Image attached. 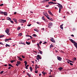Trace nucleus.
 I'll return each mask as SVG.
<instances>
[{
    "instance_id": "obj_61",
    "label": "nucleus",
    "mask_w": 77,
    "mask_h": 77,
    "mask_svg": "<svg viewBox=\"0 0 77 77\" xmlns=\"http://www.w3.org/2000/svg\"><path fill=\"white\" fill-rule=\"evenodd\" d=\"M0 44H1V45H3V44L2 43V42H0Z\"/></svg>"
},
{
    "instance_id": "obj_9",
    "label": "nucleus",
    "mask_w": 77,
    "mask_h": 77,
    "mask_svg": "<svg viewBox=\"0 0 77 77\" xmlns=\"http://www.w3.org/2000/svg\"><path fill=\"white\" fill-rule=\"evenodd\" d=\"M53 2H48V4L49 5H53Z\"/></svg>"
},
{
    "instance_id": "obj_45",
    "label": "nucleus",
    "mask_w": 77,
    "mask_h": 77,
    "mask_svg": "<svg viewBox=\"0 0 77 77\" xmlns=\"http://www.w3.org/2000/svg\"><path fill=\"white\" fill-rule=\"evenodd\" d=\"M37 24H39V25H41V23H40L38 22H37Z\"/></svg>"
},
{
    "instance_id": "obj_32",
    "label": "nucleus",
    "mask_w": 77,
    "mask_h": 77,
    "mask_svg": "<svg viewBox=\"0 0 77 77\" xmlns=\"http://www.w3.org/2000/svg\"><path fill=\"white\" fill-rule=\"evenodd\" d=\"M60 11H61V8L60 7L59 8V13H60Z\"/></svg>"
},
{
    "instance_id": "obj_39",
    "label": "nucleus",
    "mask_w": 77,
    "mask_h": 77,
    "mask_svg": "<svg viewBox=\"0 0 77 77\" xmlns=\"http://www.w3.org/2000/svg\"><path fill=\"white\" fill-rule=\"evenodd\" d=\"M23 35V34L22 33H20L19 34V36H22Z\"/></svg>"
},
{
    "instance_id": "obj_46",
    "label": "nucleus",
    "mask_w": 77,
    "mask_h": 77,
    "mask_svg": "<svg viewBox=\"0 0 77 77\" xmlns=\"http://www.w3.org/2000/svg\"><path fill=\"white\" fill-rule=\"evenodd\" d=\"M49 14H50V15H51L52 16H53V14H52V13L51 12V13Z\"/></svg>"
},
{
    "instance_id": "obj_37",
    "label": "nucleus",
    "mask_w": 77,
    "mask_h": 77,
    "mask_svg": "<svg viewBox=\"0 0 77 77\" xmlns=\"http://www.w3.org/2000/svg\"><path fill=\"white\" fill-rule=\"evenodd\" d=\"M20 44H23V42L22 41L20 42L19 43Z\"/></svg>"
},
{
    "instance_id": "obj_26",
    "label": "nucleus",
    "mask_w": 77,
    "mask_h": 77,
    "mask_svg": "<svg viewBox=\"0 0 77 77\" xmlns=\"http://www.w3.org/2000/svg\"><path fill=\"white\" fill-rule=\"evenodd\" d=\"M19 22L20 23H22V19H20L19 20Z\"/></svg>"
},
{
    "instance_id": "obj_16",
    "label": "nucleus",
    "mask_w": 77,
    "mask_h": 77,
    "mask_svg": "<svg viewBox=\"0 0 77 77\" xmlns=\"http://www.w3.org/2000/svg\"><path fill=\"white\" fill-rule=\"evenodd\" d=\"M17 63L19 65H20V64H21V62L20 61H17Z\"/></svg>"
},
{
    "instance_id": "obj_52",
    "label": "nucleus",
    "mask_w": 77,
    "mask_h": 77,
    "mask_svg": "<svg viewBox=\"0 0 77 77\" xmlns=\"http://www.w3.org/2000/svg\"><path fill=\"white\" fill-rule=\"evenodd\" d=\"M46 17L47 18H48V19L49 20V19H50V17H48V16H47Z\"/></svg>"
},
{
    "instance_id": "obj_50",
    "label": "nucleus",
    "mask_w": 77,
    "mask_h": 77,
    "mask_svg": "<svg viewBox=\"0 0 77 77\" xmlns=\"http://www.w3.org/2000/svg\"><path fill=\"white\" fill-rule=\"evenodd\" d=\"M41 3H45V2L43 0V1H42Z\"/></svg>"
},
{
    "instance_id": "obj_5",
    "label": "nucleus",
    "mask_w": 77,
    "mask_h": 77,
    "mask_svg": "<svg viewBox=\"0 0 77 77\" xmlns=\"http://www.w3.org/2000/svg\"><path fill=\"white\" fill-rule=\"evenodd\" d=\"M57 5H58L59 6H60V7H61V8L62 9L63 8V6H62V5L59 3H57Z\"/></svg>"
},
{
    "instance_id": "obj_25",
    "label": "nucleus",
    "mask_w": 77,
    "mask_h": 77,
    "mask_svg": "<svg viewBox=\"0 0 77 77\" xmlns=\"http://www.w3.org/2000/svg\"><path fill=\"white\" fill-rule=\"evenodd\" d=\"M35 68H39V66H38V65H37V64L35 65Z\"/></svg>"
},
{
    "instance_id": "obj_47",
    "label": "nucleus",
    "mask_w": 77,
    "mask_h": 77,
    "mask_svg": "<svg viewBox=\"0 0 77 77\" xmlns=\"http://www.w3.org/2000/svg\"><path fill=\"white\" fill-rule=\"evenodd\" d=\"M14 62H15V60H12L11 61V63H13Z\"/></svg>"
},
{
    "instance_id": "obj_33",
    "label": "nucleus",
    "mask_w": 77,
    "mask_h": 77,
    "mask_svg": "<svg viewBox=\"0 0 77 77\" xmlns=\"http://www.w3.org/2000/svg\"><path fill=\"white\" fill-rule=\"evenodd\" d=\"M8 41H9V40L8 39H5V42H8Z\"/></svg>"
},
{
    "instance_id": "obj_13",
    "label": "nucleus",
    "mask_w": 77,
    "mask_h": 77,
    "mask_svg": "<svg viewBox=\"0 0 77 77\" xmlns=\"http://www.w3.org/2000/svg\"><path fill=\"white\" fill-rule=\"evenodd\" d=\"M52 47H54V45H53L52 44H51L50 46V48H51Z\"/></svg>"
},
{
    "instance_id": "obj_34",
    "label": "nucleus",
    "mask_w": 77,
    "mask_h": 77,
    "mask_svg": "<svg viewBox=\"0 0 77 77\" xmlns=\"http://www.w3.org/2000/svg\"><path fill=\"white\" fill-rule=\"evenodd\" d=\"M32 36H34V37L37 36V35H36L35 34H33Z\"/></svg>"
},
{
    "instance_id": "obj_59",
    "label": "nucleus",
    "mask_w": 77,
    "mask_h": 77,
    "mask_svg": "<svg viewBox=\"0 0 77 77\" xmlns=\"http://www.w3.org/2000/svg\"><path fill=\"white\" fill-rule=\"evenodd\" d=\"M32 42H35V40H32Z\"/></svg>"
},
{
    "instance_id": "obj_27",
    "label": "nucleus",
    "mask_w": 77,
    "mask_h": 77,
    "mask_svg": "<svg viewBox=\"0 0 77 77\" xmlns=\"http://www.w3.org/2000/svg\"><path fill=\"white\" fill-rule=\"evenodd\" d=\"M42 74H43L44 76H45V74H46L45 72H42Z\"/></svg>"
},
{
    "instance_id": "obj_35",
    "label": "nucleus",
    "mask_w": 77,
    "mask_h": 77,
    "mask_svg": "<svg viewBox=\"0 0 77 77\" xmlns=\"http://www.w3.org/2000/svg\"><path fill=\"white\" fill-rule=\"evenodd\" d=\"M0 13H1V14H2V15H3V14H4V12L3 11H1L0 12Z\"/></svg>"
},
{
    "instance_id": "obj_18",
    "label": "nucleus",
    "mask_w": 77,
    "mask_h": 77,
    "mask_svg": "<svg viewBox=\"0 0 77 77\" xmlns=\"http://www.w3.org/2000/svg\"><path fill=\"white\" fill-rule=\"evenodd\" d=\"M58 69H59L60 71H61L62 69H63V67H60Z\"/></svg>"
},
{
    "instance_id": "obj_41",
    "label": "nucleus",
    "mask_w": 77,
    "mask_h": 77,
    "mask_svg": "<svg viewBox=\"0 0 77 77\" xmlns=\"http://www.w3.org/2000/svg\"><path fill=\"white\" fill-rule=\"evenodd\" d=\"M4 5V4H2L0 5V6H3Z\"/></svg>"
},
{
    "instance_id": "obj_64",
    "label": "nucleus",
    "mask_w": 77,
    "mask_h": 77,
    "mask_svg": "<svg viewBox=\"0 0 77 77\" xmlns=\"http://www.w3.org/2000/svg\"><path fill=\"white\" fill-rule=\"evenodd\" d=\"M11 39H11V38H10L8 39V41H9V40H11Z\"/></svg>"
},
{
    "instance_id": "obj_20",
    "label": "nucleus",
    "mask_w": 77,
    "mask_h": 77,
    "mask_svg": "<svg viewBox=\"0 0 77 77\" xmlns=\"http://www.w3.org/2000/svg\"><path fill=\"white\" fill-rule=\"evenodd\" d=\"M18 58H19L20 60V61H22L23 60V59H22V58H20V57H18Z\"/></svg>"
},
{
    "instance_id": "obj_22",
    "label": "nucleus",
    "mask_w": 77,
    "mask_h": 77,
    "mask_svg": "<svg viewBox=\"0 0 77 77\" xmlns=\"http://www.w3.org/2000/svg\"><path fill=\"white\" fill-rule=\"evenodd\" d=\"M5 36V35H0V38H3Z\"/></svg>"
},
{
    "instance_id": "obj_58",
    "label": "nucleus",
    "mask_w": 77,
    "mask_h": 77,
    "mask_svg": "<svg viewBox=\"0 0 77 77\" xmlns=\"http://www.w3.org/2000/svg\"><path fill=\"white\" fill-rule=\"evenodd\" d=\"M71 36H72V37H74V35L73 34H72L71 35Z\"/></svg>"
},
{
    "instance_id": "obj_24",
    "label": "nucleus",
    "mask_w": 77,
    "mask_h": 77,
    "mask_svg": "<svg viewBox=\"0 0 77 77\" xmlns=\"http://www.w3.org/2000/svg\"><path fill=\"white\" fill-rule=\"evenodd\" d=\"M26 36L27 37H30L31 38H32V37L31 36L29 35H26Z\"/></svg>"
},
{
    "instance_id": "obj_62",
    "label": "nucleus",
    "mask_w": 77,
    "mask_h": 77,
    "mask_svg": "<svg viewBox=\"0 0 77 77\" xmlns=\"http://www.w3.org/2000/svg\"><path fill=\"white\" fill-rule=\"evenodd\" d=\"M35 71H37V68H36V67H35Z\"/></svg>"
},
{
    "instance_id": "obj_3",
    "label": "nucleus",
    "mask_w": 77,
    "mask_h": 77,
    "mask_svg": "<svg viewBox=\"0 0 77 77\" xmlns=\"http://www.w3.org/2000/svg\"><path fill=\"white\" fill-rule=\"evenodd\" d=\"M57 59L58 60H59V61H62V58L60 57H59V56H57Z\"/></svg>"
},
{
    "instance_id": "obj_14",
    "label": "nucleus",
    "mask_w": 77,
    "mask_h": 77,
    "mask_svg": "<svg viewBox=\"0 0 77 77\" xmlns=\"http://www.w3.org/2000/svg\"><path fill=\"white\" fill-rule=\"evenodd\" d=\"M37 45L38 50H39V48H40V49H41V48H40V47H39V43H37Z\"/></svg>"
},
{
    "instance_id": "obj_7",
    "label": "nucleus",
    "mask_w": 77,
    "mask_h": 77,
    "mask_svg": "<svg viewBox=\"0 0 77 77\" xmlns=\"http://www.w3.org/2000/svg\"><path fill=\"white\" fill-rule=\"evenodd\" d=\"M37 58H38L39 59H41L42 58L41 57H40V55H37Z\"/></svg>"
},
{
    "instance_id": "obj_60",
    "label": "nucleus",
    "mask_w": 77,
    "mask_h": 77,
    "mask_svg": "<svg viewBox=\"0 0 77 77\" xmlns=\"http://www.w3.org/2000/svg\"><path fill=\"white\" fill-rule=\"evenodd\" d=\"M74 60H76V58L74 57Z\"/></svg>"
},
{
    "instance_id": "obj_54",
    "label": "nucleus",
    "mask_w": 77,
    "mask_h": 77,
    "mask_svg": "<svg viewBox=\"0 0 77 77\" xmlns=\"http://www.w3.org/2000/svg\"><path fill=\"white\" fill-rule=\"evenodd\" d=\"M70 65H72V66L73 65V64H72V63H70Z\"/></svg>"
},
{
    "instance_id": "obj_1",
    "label": "nucleus",
    "mask_w": 77,
    "mask_h": 77,
    "mask_svg": "<svg viewBox=\"0 0 77 77\" xmlns=\"http://www.w3.org/2000/svg\"><path fill=\"white\" fill-rule=\"evenodd\" d=\"M52 26H53V23L51 22L49 23L48 24V28H49L51 29V27H52Z\"/></svg>"
},
{
    "instance_id": "obj_10",
    "label": "nucleus",
    "mask_w": 77,
    "mask_h": 77,
    "mask_svg": "<svg viewBox=\"0 0 77 77\" xmlns=\"http://www.w3.org/2000/svg\"><path fill=\"white\" fill-rule=\"evenodd\" d=\"M4 15L6 16L7 15H8V13L6 12H4Z\"/></svg>"
},
{
    "instance_id": "obj_12",
    "label": "nucleus",
    "mask_w": 77,
    "mask_h": 77,
    "mask_svg": "<svg viewBox=\"0 0 77 77\" xmlns=\"http://www.w3.org/2000/svg\"><path fill=\"white\" fill-rule=\"evenodd\" d=\"M26 22V20H22V23H25V22Z\"/></svg>"
},
{
    "instance_id": "obj_8",
    "label": "nucleus",
    "mask_w": 77,
    "mask_h": 77,
    "mask_svg": "<svg viewBox=\"0 0 77 77\" xmlns=\"http://www.w3.org/2000/svg\"><path fill=\"white\" fill-rule=\"evenodd\" d=\"M34 30L36 31V32H39V31L38 29H35Z\"/></svg>"
},
{
    "instance_id": "obj_11",
    "label": "nucleus",
    "mask_w": 77,
    "mask_h": 77,
    "mask_svg": "<svg viewBox=\"0 0 77 77\" xmlns=\"http://www.w3.org/2000/svg\"><path fill=\"white\" fill-rule=\"evenodd\" d=\"M38 51L40 52V54H42L43 53V52L42 51H41L39 50V49H38Z\"/></svg>"
},
{
    "instance_id": "obj_43",
    "label": "nucleus",
    "mask_w": 77,
    "mask_h": 77,
    "mask_svg": "<svg viewBox=\"0 0 77 77\" xmlns=\"http://www.w3.org/2000/svg\"><path fill=\"white\" fill-rule=\"evenodd\" d=\"M49 20H51V21H53V19L51 18H49Z\"/></svg>"
},
{
    "instance_id": "obj_17",
    "label": "nucleus",
    "mask_w": 77,
    "mask_h": 77,
    "mask_svg": "<svg viewBox=\"0 0 77 77\" xmlns=\"http://www.w3.org/2000/svg\"><path fill=\"white\" fill-rule=\"evenodd\" d=\"M29 68H30L31 72H32V71L33 70V69H32V67H30Z\"/></svg>"
},
{
    "instance_id": "obj_23",
    "label": "nucleus",
    "mask_w": 77,
    "mask_h": 77,
    "mask_svg": "<svg viewBox=\"0 0 77 77\" xmlns=\"http://www.w3.org/2000/svg\"><path fill=\"white\" fill-rule=\"evenodd\" d=\"M7 20H9V21L11 20V19L9 17H7Z\"/></svg>"
},
{
    "instance_id": "obj_30",
    "label": "nucleus",
    "mask_w": 77,
    "mask_h": 77,
    "mask_svg": "<svg viewBox=\"0 0 77 77\" xmlns=\"http://www.w3.org/2000/svg\"><path fill=\"white\" fill-rule=\"evenodd\" d=\"M8 66H11V67H13V66H12V65L10 64H8Z\"/></svg>"
},
{
    "instance_id": "obj_31",
    "label": "nucleus",
    "mask_w": 77,
    "mask_h": 77,
    "mask_svg": "<svg viewBox=\"0 0 77 77\" xmlns=\"http://www.w3.org/2000/svg\"><path fill=\"white\" fill-rule=\"evenodd\" d=\"M8 47H10V46L9 45H8V44H6L5 46H6V47H8Z\"/></svg>"
},
{
    "instance_id": "obj_48",
    "label": "nucleus",
    "mask_w": 77,
    "mask_h": 77,
    "mask_svg": "<svg viewBox=\"0 0 77 77\" xmlns=\"http://www.w3.org/2000/svg\"><path fill=\"white\" fill-rule=\"evenodd\" d=\"M16 66H19V64H18L17 63V64H16Z\"/></svg>"
},
{
    "instance_id": "obj_19",
    "label": "nucleus",
    "mask_w": 77,
    "mask_h": 77,
    "mask_svg": "<svg viewBox=\"0 0 77 77\" xmlns=\"http://www.w3.org/2000/svg\"><path fill=\"white\" fill-rule=\"evenodd\" d=\"M24 63H25V66H26V65H27V61H25L24 62Z\"/></svg>"
},
{
    "instance_id": "obj_55",
    "label": "nucleus",
    "mask_w": 77,
    "mask_h": 77,
    "mask_svg": "<svg viewBox=\"0 0 77 77\" xmlns=\"http://www.w3.org/2000/svg\"><path fill=\"white\" fill-rule=\"evenodd\" d=\"M30 26H31V24L27 25V26H28L29 27H30Z\"/></svg>"
},
{
    "instance_id": "obj_49",
    "label": "nucleus",
    "mask_w": 77,
    "mask_h": 77,
    "mask_svg": "<svg viewBox=\"0 0 77 77\" xmlns=\"http://www.w3.org/2000/svg\"><path fill=\"white\" fill-rule=\"evenodd\" d=\"M11 23H12L13 24H14V22L12 20H11L10 21Z\"/></svg>"
},
{
    "instance_id": "obj_42",
    "label": "nucleus",
    "mask_w": 77,
    "mask_h": 77,
    "mask_svg": "<svg viewBox=\"0 0 77 77\" xmlns=\"http://www.w3.org/2000/svg\"><path fill=\"white\" fill-rule=\"evenodd\" d=\"M42 19L43 20H45V19L44 18V17H42Z\"/></svg>"
},
{
    "instance_id": "obj_63",
    "label": "nucleus",
    "mask_w": 77,
    "mask_h": 77,
    "mask_svg": "<svg viewBox=\"0 0 77 77\" xmlns=\"http://www.w3.org/2000/svg\"><path fill=\"white\" fill-rule=\"evenodd\" d=\"M5 66H7V64H5L4 65Z\"/></svg>"
},
{
    "instance_id": "obj_38",
    "label": "nucleus",
    "mask_w": 77,
    "mask_h": 77,
    "mask_svg": "<svg viewBox=\"0 0 77 77\" xmlns=\"http://www.w3.org/2000/svg\"><path fill=\"white\" fill-rule=\"evenodd\" d=\"M3 72H4V71H1L0 72V74H3Z\"/></svg>"
},
{
    "instance_id": "obj_40",
    "label": "nucleus",
    "mask_w": 77,
    "mask_h": 77,
    "mask_svg": "<svg viewBox=\"0 0 77 77\" xmlns=\"http://www.w3.org/2000/svg\"><path fill=\"white\" fill-rule=\"evenodd\" d=\"M38 70H35V73H38Z\"/></svg>"
},
{
    "instance_id": "obj_2",
    "label": "nucleus",
    "mask_w": 77,
    "mask_h": 77,
    "mask_svg": "<svg viewBox=\"0 0 77 77\" xmlns=\"http://www.w3.org/2000/svg\"><path fill=\"white\" fill-rule=\"evenodd\" d=\"M5 32H6L8 35H10V33H9V29L8 28H7L6 30H5Z\"/></svg>"
},
{
    "instance_id": "obj_15",
    "label": "nucleus",
    "mask_w": 77,
    "mask_h": 77,
    "mask_svg": "<svg viewBox=\"0 0 77 77\" xmlns=\"http://www.w3.org/2000/svg\"><path fill=\"white\" fill-rule=\"evenodd\" d=\"M44 15H45V16H46V17L47 16H48V14H47V13H44Z\"/></svg>"
},
{
    "instance_id": "obj_36",
    "label": "nucleus",
    "mask_w": 77,
    "mask_h": 77,
    "mask_svg": "<svg viewBox=\"0 0 77 77\" xmlns=\"http://www.w3.org/2000/svg\"><path fill=\"white\" fill-rule=\"evenodd\" d=\"M44 1V2H45H45H47V1H48L49 2V0H43Z\"/></svg>"
},
{
    "instance_id": "obj_6",
    "label": "nucleus",
    "mask_w": 77,
    "mask_h": 77,
    "mask_svg": "<svg viewBox=\"0 0 77 77\" xmlns=\"http://www.w3.org/2000/svg\"><path fill=\"white\" fill-rule=\"evenodd\" d=\"M13 20H14V21H15V22L16 24H17V23H18L17 19H13Z\"/></svg>"
},
{
    "instance_id": "obj_4",
    "label": "nucleus",
    "mask_w": 77,
    "mask_h": 77,
    "mask_svg": "<svg viewBox=\"0 0 77 77\" xmlns=\"http://www.w3.org/2000/svg\"><path fill=\"white\" fill-rule=\"evenodd\" d=\"M51 41L52 42H54V43H55L56 42L55 41V40H54V38H52V39H50Z\"/></svg>"
},
{
    "instance_id": "obj_29",
    "label": "nucleus",
    "mask_w": 77,
    "mask_h": 77,
    "mask_svg": "<svg viewBox=\"0 0 77 77\" xmlns=\"http://www.w3.org/2000/svg\"><path fill=\"white\" fill-rule=\"evenodd\" d=\"M29 66V65H27L26 66V69H28V68H27V67H28Z\"/></svg>"
},
{
    "instance_id": "obj_21",
    "label": "nucleus",
    "mask_w": 77,
    "mask_h": 77,
    "mask_svg": "<svg viewBox=\"0 0 77 77\" xmlns=\"http://www.w3.org/2000/svg\"><path fill=\"white\" fill-rule=\"evenodd\" d=\"M26 43L27 45H30V42H26Z\"/></svg>"
},
{
    "instance_id": "obj_57",
    "label": "nucleus",
    "mask_w": 77,
    "mask_h": 77,
    "mask_svg": "<svg viewBox=\"0 0 77 77\" xmlns=\"http://www.w3.org/2000/svg\"><path fill=\"white\" fill-rule=\"evenodd\" d=\"M55 4H57V3L56 2H53V5H55Z\"/></svg>"
},
{
    "instance_id": "obj_44",
    "label": "nucleus",
    "mask_w": 77,
    "mask_h": 77,
    "mask_svg": "<svg viewBox=\"0 0 77 77\" xmlns=\"http://www.w3.org/2000/svg\"><path fill=\"white\" fill-rule=\"evenodd\" d=\"M20 29H21V27H19L17 28V30H20Z\"/></svg>"
},
{
    "instance_id": "obj_28",
    "label": "nucleus",
    "mask_w": 77,
    "mask_h": 77,
    "mask_svg": "<svg viewBox=\"0 0 77 77\" xmlns=\"http://www.w3.org/2000/svg\"><path fill=\"white\" fill-rule=\"evenodd\" d=\"M62 26H63V25H61L60 26L61 29H63V28Z\"/></svg>"
},
{
    "instance_id": "obj_56",
    "label": "nucleus",
    "mask_w": 77,
    "mask_h": 77,
    "mask_svg": "<svg viewBox=\"0 0 77 77\" xmlns=\"http://www.w3.org/2000/svg\"><path fill=\"white\" fill-rule=\"evenodd\" d=\"M42 42L41 41L39 42V44L40 45H41V44L42 43Z\"/></svg>"
},
{
    "instance_id": "obj_51",
    "label": "nucleus",
    "mask_w": 77,
    "mask_h": 77,
    "mask_svg": "<svg viewBox=\"0 0 77 77\" xmlns=\"http://www.w3.org/2000/svg\"><path fill=\"white\" fill-rule=\"evenodd\" d=\"M22 58H23V59H24V58H25V57L23 55L22 56Z\"/></svg>"
},
{
    "instance_id": "obj_53",
    "label": "nucleus",
    "mask_w": 77,
    "mask_h": 77,
    "mask_svg": "<svg viewBox=\"0 0 77 77\" xmlns=\"http://www.w3.org/2000/svg\"><path fill=\"white\" fill-rule=\"evenodd\" d=\"M48 13H49V14H50V13H51V11H50V10H49V11H48Z\"/></svg>"
}]
</instances>
